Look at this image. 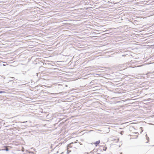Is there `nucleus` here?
<instances>
[{"label":"nucleus","mask_w":154,"mask_h":154,"mask_svg":"<svg viewBox=\"0 0 154 154\" xmlns=\"http://www.w3.org/2000/svg\"><path fill=\"white\" fill-rule=\"evenodd\" d=\"M106 148L105 149H103V150H104L105 151L106 150Z\"/></svg>","instance_id":"10"},{"label":"nucleus","mask_w":154,"mask_h":154,"mask_svg":"<svg viewBox=\"0 0 154 154\" xmlns=\"http://www.w3.org/2000/svg\"><path fill=\"white\" fill-rule=\"evenodd\" d=\"M146 140L148 141H149V138L148 137H147V134H146Z\"/></svg>","instance_id":"3"},{"label":"nucleus","mask_w":154,"mask_h":154,"mask_svg":"<svg viewBox=\"0 0 154 154\" xmlns=\"http://www.w3.org/2000/svg\"><path fill=\"white\" fill-rule=\"evenodd\" d=\"M73 143L72 142L71 143H70L69 144H72Z\"/></svg>","instance_id":"8"},{"label":"nucleus","mask_w":154,"mask_h":154,"mask_svg":"<svg viewBox=\"0 0 154 154\" xmlns=\"http://www.w3.org/2000/svg\"><path fill=\"white\" fill-rule=\"evenodd\" d=\"M121 134H122V132H121Z\"/></svg>","instance_id":"9"},{"label":"nucleus","mask_w":154,"mask_h":154,"mask_svg":"<svg viewBox=\"0 0 154 154\" xmlns=\"http://www.w3.org/2000/svg\"><path fill=\"white\" fill-rule=\"evenodd\" d=\"M150 99V98H149V99H148L147 100L149 101Z\"/></svg>","instance_id":"7"},{"label":"nucleus","mask_w":154,"mask_h":154,"mask_svg":"<svg viewBox=\"0 0 154 154\" xmlns=\"http://www.w3.org/2000/svg\"><path fill=\"white\" fill-rule=\"evenodd\" d=\"M100 140H99L98 141H97L96 142L94 143V144L96 146H97L98 144L100 143Z\"/></svg>","instance_id":"1"},{"label":"nucleus","mask_w":154,"mask_h":154,"mask_svg":"<svg viewBox=\"0 0 154 154\" xmlns=\"http://www.w3.org/2000/svg\"><path fill=\"white\" fill-rule=\"evenodd\" d=\"M3 150H5L6 151H8L9 150V149L8 148H6L5 149H3Z\"/></svg>","instance_id":"4"},{"label":"nucleus","mask_w":154,"mask_h":154,"mask_svg":"<svg viewBox=\"0 0 154 154\" xmlns=\"http://www.w3.org/2000/svg\"><path fill=\"white\" fill-rule=\"evenodd\" d=\"M35 150V149H34V150Z\"/></svg>","instance_id":"12"},{"label":"nucleus","mask_w":154,"mask_h":154,"mask_svg":"<svg viewBox=\"0 0 154 154\" xmlns=\"http://www.w3.org/2000/svg\"><path fill=\"white\" fill-rule=\"evenodd\" d=\"M152 72H147L146 74V75H147L148 77V76L149 77V76H150V75H151V74H152Z\"/></svg>","instance_id":"2"},{"label":"nucleus","mask_w":154,"mask_h":154,"mask_svg":"<svg viewBox=\"0 0 154 154\" xmlns=\"http://www.w3.org/2000/svg\"><path fill=\"white\" fill-rule=\"evenodd\" d=\"M30 153H33V152H31Z\"/></svg>","instance_id":"11"},{"label":"nucleus","mask_w":154,"mask_h":154,"mask_svg":"<svg viewBox=\"0 0 154 154\" xmlns=\"http://www.w3.org/2000/svg\"><path fill=\"white\" fill-rule=\"evenodd\" d=\"M4 92H5L4 91H0V94H1V93H4Z\"/></svg>","instance_id":"5"},{"label":"nucleus","mask_w":154,"mask_h":154,"mask_svg":"<svg viewBox=\"0 0 154 154\" xmlns=\"http://www.w3.org/2000/svg\"><path fill=\"white\" fill-rule=\"evenodd\" d=\"M1 127H2V125H1V124H0V129H1Z\"/></svg>","instance_id":"6"}]
</instances>
